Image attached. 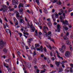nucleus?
I'll return each mask as SVG.
<instances>
[{
	"mask_svg": "<svg viewBox=\"0 0 73 73\" xmlns=\"http://www.w3.org/2000/svg\"><path fill=\"white\" fill-rule=\"evenodd\" d=\"M43 28L44 29H43V31L42 33L44 37H47L48 36H49V35H51V32L50 31H49L48 32V34L47 32H46V29H47V30H48V27H46L45 26H44Z\"/></svg>",
	"mask_w": 73,
	"mask_h": 73,
	"instance_id": "f257e3e1",
	"label": "nucleus"
},
{
	"mask_svg": "<svg viewBox=\"0 0 73 73\" xmlns=\"http://www.w3.org/2000/svg\"><path fill=\"white\" fill-rule=\"evenodd\" d=\"M4 42L3 40H1L0 42V49H1L4 47ZM5 46L6 45V44L4 43Z\"/></svg>",
	"mask_w": 73,
	"mask_h": 73,
	"instance_id": "f03ea898",
	"label": "nucleus"
},
{
	"mask_svg": "<svg viewBox=\"0 0 73 73\" xmlns=\"http://www.w3.org/2000/svg\"><path fill=\"white\" fill-rule=\"evenodd\" d=\"M65 55L67 57H70L71 56L70 53L69 51H66L65 52Z\"/></svg>",
	"mask_w": 73,
	"mask_h": 73,
	"instance_id": "7ed1b4c3",
	"label": "nucleus"
},
{
	"mask_svg": "<svg viewBox=\"0 0 73 73\" xmlns=\"http://www.w3.org/2000/svg\"><path fill=\"white\" fill-rule=\"evenodd\" d=\"M7 7L6 5H3L2 8L0 9V11H3V12H5V8H7Z\"/></svg>",
	"mask_w": 73,
	"mask_h": 73,
	"instance_id": "20e7f679",
	"label": "nucleus"
},
{
	"mask_svg": "<svg viewBox=\"0 0 73 73\" xmlns=\"http://www.w3.org/2000/svg\"><path fill=\"white\" fill-rule=\"evenodd\" d=\"M30 28H31V32H33L35 31V28L33 26V25H31L30 26Z\"/></svg>",
	"mask_w": 73,
	"mask_h": 73,
	"instance_id": "39448f33",
	"label": "nucleus"
},
{
	"mask_svg": "<svg viewBox=\"0 0 73 73\" xmlns=\"http://www.w3.org/2000/svg\"><path fill=\"white\" fill-rule=\"evenodd\" d=\"M60 28H61V27H60V25H58L57 26V30H55L56 32H60Z\"/></svg>",
	"mask_w": 73,
	"mask_h": 73,
	"instance_id": "423d86ee",
	"label": "nucleus"
},
{
	"mask_svg": "<svg viewBox=\"0 0 73 73\" xmlns=\"http://www.w3.org/2000/svg\"><path fill=\"white\" fill-rule=\"evenodd\" d=\"M20 13L18 12H17L16 15V17H20V18H23L21 16L19 15Z\"/></svg>",
	"mask_w": 73,
	"mask_h": 73,
	"instance_id": "0eeeda50",
	"label": "nucleus"
},
{
	"mask_svg": "<svg viewBox=\"0 0 73 73\" xmlns=\"http://www.w3.org/2000/svg\"><path fill=\"white\" fill-rule=\"evenodd\" d=\"M33 39L32 38H29L27 40V42H28L29 44H30L31 43V41H33Z\"/></svg>",
	"mask_w": 73,
	"mask_h": 73,
	"instance_id": "6e6552de",
	"label": "nucleus"
},
{
	"mask_svg": "<svg viewBox=\"0 0 73 73\" xmlns=\"http://www.w3.org/2000/svg\"><path fill=\"white\" fill-rule=\"evenodd\" d=\"M59 50L61 52H62V53H64L65 50H64V49H63L62 48H59Z\"/></svg>",
	"mask_w": 73,
	"mask_h": 73,
	"instance_id": "1a4fd4ad",
	"label": "nucleus"
},
{
	"mask_svg": "<svg viewBox=\"0 0 73 73\" xmlns=\"http://www.w3.org/2000/svg\"><path fill=\"white\" fill-rule=\"evenodd\" d=\"M19 12L20 14H23V9L21 8L19 10Z\"/></svg>",
	"mask_w": 73,
	"mask_h": 73,
	"instance_id": "9d476101",
	"label": "nucleus"
},
{
	"mask_svg": "<svg viewBox=\"0 0 73 73\" xmlns=\"http://www.w3.org/2000/svg\"><path fill=\"white\" fill-rule=\"evenodd\" d=\"M24 7V5H23V4H22L21 3H20L19 5L18 8H20V7Z\"/></svg>",
	"mask_w": 73,
	"mask_h": 73,
	"instance_id": "9b49d317",
	"label": "nucleus"
},
{
	"mask_svg": "<svg viewBox=\"0 0 73 73\" xmlns=\"http://www.w3.org/2000/svg\"><path fill=\"white\" fill-rule=\"evenodd\" d=\"M63 29H64L65 31H68V30L69 29L65 26H63Z\"/></svg>",
	"mask_w": 73,
	"mask_h": 73,
	"instance_id": "f8f14e48",
	"label": "nucleus"
},
{
	"mask_svg": "<svg viewBox=\"0 0 73 73\" xmlns=\"http://www.w3.org/2000/svg\"><path fill=\"white\" fill-rule=\"evenodd\" d=\"M63 24H66V25H68L69 23H68V22L66 20L64 22L63 21Z\"/></svg>",
	"mask_w": 73,
	"mask_h": 73,
	"instance_id": "ddd939ff",
	"label": "nucleus"
},
{
	"mask_svg": "<svg viewBox=\"0 0 73 73\" xmlns=\"http://www.w3.org/2000/svg\"><path fill=\"white\" fill-rule=\"evenodd\" d=\"M44 12L45 13H48V11H47V10L45 8V7H44L43 8Z\"/></svg>",
	"mask_w": 73,
	"mask_h": 73,
	"instance_id": "4468645a",
	"label": "nucleus"
},
{
	"mask_svg": "<svg viewBox=\"0 0 73 73\" xmlns=\"http://www.w3.org/2000/svg\"><path fill=\"white\" fill-rule=\"evenodd\" d=\"M61 48L63 49H64L65 50L66 49V46L65 45H63L61 47Z\"/></svg>",
	"mask_w": 73,
	"mask_h": 73,
	"instance_id": "2eb2a0df",
	"label": "nucleus"
},
{
	"mask_svg": "<svg viewBox=\"0 0 73 73\" xmlns=\"http://www.w3.org/2000/svg\"><path fill=\"white\" fill-rule=\"evenodd\" d=\"M12 2L13 5H15V4H16V1H15V0H13Z\"/></svg>",
	"mask_w": 73,
	"mask_h": 73,
	"instance_id": "dca6fc26",
	"label": "nucleus"
},
{
	"mask_svg": "<svg viewBox=\"0 0 73 73\" xmlns=\"http://www.w3.org/2000/svg\"><path fill=\"white\" fill-rule=\"evenodd\" d=\"M63 38L65 40H68V37L66 36V35H65L63 37Z\"/></svg>",
	"mask_w": 73,
	"mask_h": 73,
	"instance_id": "f3484780",
	"label": "nucleus"
},
{
	"mask_svg": "<svg viewBox=\"0 0 73 73\" xmlns=\"http://www.w3.org/2000/svg\"><path fill=\"white\" fill-rule=\"evenodd\" d=\"M33 61L34 63L36 64V63H37V59L36 58H34Z\"/></svg>",
	"mask_w": 73,
	"mask_h": 73,
	"instance_id": "a211bd4d",
	"label": "nucleus"
},
{
	"mask_svg": "<svg viewBox=\"0 0 73 73\" xmlns=\"http://www.w3.org/2000/svg\"><path fill=\"white\" fill-rule=\"evenodd\" d=\"M59 70L58 71V72H61L62 71H63V70L62 69V68L61 67L60 68H59Z\"/></svg>",
	"mask_w": 73,
	"mask_h": 73,
	"instance_id": "6ab92c4d",
	"label": "nucleus"
},
{
	"mask_svg": "<svg viewBox=\"0 0 73 73\" xmlns=\"http://www.w3.org/2000/svg\"><path fill=\"white\" fill-rule=\"evenodd\" d=\"M56 4L58 5H61V4H62V3L60 1H59L58 2H56Z\"/></svg>",
	"mask_w": 73,
	"mask_h": 73,
	"instance_id": "aec40b11",
	"label": "nucleus"
},
{
	"mask_svg": "<svg viewBox=\"0 0 73 73\" xmlns=\"http://www.w3.org/2000/svg\"><path fill=\"white\" fill-rule=\"evenodd\" d=\"M70 41H66V44L67 45H70Z\"/></svg>",
	"mask_w": 73,
	"mask_h": 73,
	"instance_id": "412c9836",
	"label": "nucleus"
},
{
	"mask_svg": "<svg viewBox=\"0 0 73 73\" xmlns=\"http://www.w3.org/2000/svg\"><path fill=\"white\" fill-rule=\"evenodd\" d=\"M55 64L57 66H59L60 65V63L57 61L55 62Z\"/></svg>",
	"mask_w": 73,
	"mask_h": 73,
	"instance_id": "4be33fe9",
	"label": "nucleus"
},
{
	"mask_svg": "<svg viewBox=\"0 0 73 73\" xmlns=\"http://www.w3.org/2000/svg\"><path fill=\"white\" fill-rule=\"evenodd\" d=\"M28 58L29 60H30L31 61H32V58L31 56H29Z\"/></svg>",
	"mask_w": 73,
	"mask_h": 73,
	"instance_id": "5701e85b",
	"label": "nucleus"
},
{
	"mask_svg": "<svg viewBox=\"0 0 73 73\" xmlns=\"http://www.w3.org/2000/svg\"><path fill=\"white\" fill-rule=\"evenodd\" d=\"M29 69H30V68L31 67V64L30 63H28L27 66Z\"/></svg>",
	"mask_w": 73,
	"mask_h": 73,
	"instance_id": "b1692460",
	"label": "nucleus"
},
{
	"mask_svg": "<svg viewBox=\"0 0 73 73\" xmlns=\"http://www.w3.org/2000/svg\"><path fill=\"white\" fill-rule=\"evenodd\" d=\"M3 25H4V27L5 29L6 28V27H9V26L8 25V24L7 23H6V25H5V24H3Z\"/></svg>",
	"mask_w": 73,
	"mask_h": 73,
	"instance_id": "393cba45",
	"label": "nucleus"
},
{
	"mask_svg": "<svg viewBox=\"0 0 73 73\" xmlns=\"http://www.w3.org/2000/svg\"><path fill=\"white\" fill-rule=\"evenodd\" d=\"M35 48H37V47H39L40 46V45H39V44H36L35 45Z\"/></svg>",
	"mask_w": 73,
	"mask_h": 73,
	"instance_id": "a878e982",
	"label": "nucleus"
},
{
	"mask_svg": "<svg viewBox=\"0 0 73 73\" xmlns=\"http://www.w3.org/2000/svg\"><path fill=\"white\" fill-rule=\"evenodd\" d=\"M6 31L7 33H9L11 31H10V30L9 29H6Z\"/></svg>",
	"mask_w": 73,
	"mask_h": 73,
	"instance_id": "bb28decb",
	"label": "nucleus"
},
{
	"mask_svg": "<svg viewBox=\"0 0 73 73\" xmlns=\"http://www.w3.org/2000/svg\"><path fill=\"white\" fill-rule=\"evenodd\" d=\"M57 56L59 58H60V59H62V60H63V58H62V57L60 56L59 55H57Z\"/></svg>",
	"mask_w": 73,
	"mask_h": 73,
	"instance_id": "cd10ccee",
	"label": "nucleus"
},
{
	"mask_svg": "<svg viewBox=\"0 0 73 73\" xmlns=\"http://www.w3.org/2000/svg\"><path fill=\"white\" fill-rule=\"evenodd\" d=\"M46 71V69H44V70H41L40 73H45Z\"/></svg>",
	"mask_w": 73,
	"mask_h": 73,
	"instance_id": "c85d7f7f",
	"label": "nucleus"
},
{
	"mask_svg": "<svg viewBox=\"0 0 73 73\" xmlns=\"http://www.w3.org/2000/svg\"><path fill=\"white\" fill-rule=\"evenodd\" d=\"M47 25H49V26L50 27H51V26H52V23L50 22H48Z\"/></svg>",
	"mask_w": 73,
	"mask_h": 73,
	"instance_id": "c756f323",
	"label": "nucleus"
},
{
	"mask_svg": "<svg viewBox=\"0 0 73 73\" xmlns=\"http://www.w3.org/2000/svg\"><path fill=\"white\" fill-rule=\"evenodd\" d=\"M70 72L71 73H72V72H73V68L72 67H70Z\"/></svg>",
	"mask_w": 73,
	"mask_h": 73,
	"instance_id": "7c9ffc66",
	"label": "nucleus"
},
{
	"mask_svg": "<svg viewBox=\"0 0 73 73\" xmlns=\"http://www.w3.org/2000/svg\"><path fill=\"white\" fill-rule=\"evenodd\" d=\"M36 1L38 5H39V4H40L39 0H36Z\"/></svg>",
	"mask_w": 73,
	"mask_h": 73,
	"instance_id": "2f4dec72",
	"label": "nucleus"
},
{
	"mask_svg": "<svg viewBox=\"0 0 73 73\" xmlns=\"http://www.w3.org/2000/svg\"><path fill=\"white\" fill-rule=\"evenodd\" d=\"M63 12H63V11H61V12L59 13H58V14L59 15H62V13H63Z\"/></svg>",
	"mask_w": 73,
	"mask_h": 73,
	"instance_id": "473e14b6",
	"label": "nucleus"
},
{
	"mask_svg": "<svg viewBox=\"0 0 73 73\" xmlns=\"http://www.w3.org/2000/svg\"><path fill=\"white\" fill-rule=\"evenodd\" d=\"M38 24L39 25H40L41 24V20H40V21H39L38 22Z\"/></svg>",
	"mask_w": 73,
	"mask_h": 73,
	"instance_id": "72a5a7b5",
	"label": "nucleus"
},
{
	"mask_svg": "<svg viewBox=\"0 0 73 73\" xmlns=\"http://www.w3.org/2000/svg\"><path fill=\"white\" fill-rule=\"evenodd\" d=\"M52 19H53V21H56V19H54V15H52Z\"/></svg>",
	"mask_w": 73,
	"mask_h": 73,
	"instance_id": "f704fd0d",
	"label": "nucleus"
},
{
	"mask_svg": "<svg viewBox=\"0 0 73 73\" xmlns=\"http://www.w3.org/2000/svg\"><path fill=\"white\" fill-rule=\"evenodd\" d=\"M35 35L36 36H37L38 35V33H37V30H36L35 31Z\"/></svg>",
	"mask_w": 73,
	"mask_h": 73,
	"instance_id": "c9c22d12",
	"label": "nucleus"
},
{
	"mask_svg": "<svg viewBox=\"0 0 73 73\" xmlns=\"http://www.w3.org/2000/svg\"><path fill=\"white\" fill-rule=\"evenodd\" d=\"M70 37L71 39H73V32L70 35Z\"/></svg>",
	"mask_w": 73,
	"mask_h": 73,
	"instance_id": "e433bc0d",
	"label": "nucleus"
},
{
	"mask_svg": "<svg viewBox=\"0 0 73 73\" xmlns=\"http://www.w3.org/2000/svg\"><path fill=\"white\" fill-rule=\"evenodd\" d=\"M24 35H29V34L27 32H25V31H24L23 32Z\"/></svg>",
	"mask_w": 73,
	"mask_h": 73,
	"instance_id": "4c0bfd02",
	"label": "nucleus"
},
{
	"mask_svg": "<svg viewBox=\"0 0 73 73\" xmlns=\"http://www.w3.org/2000/svg\"><path fill=\"white\" fill-rule=\"evenodd\" d=\"M20 21L21 23H24V21L23 19H20Z\"/></svg>",
	"mask_w": 73,
	"mask_h": 73,
	"instance_id": "58836bf2",
	"label": "nucleus"
},
{
	"mask_svg": "<svg viewBox=\"0 0 73 73\" xmlns=\"http://www.w3.org/2000/svg\"><path fill=\"white\" fill-rule=\"evenodd\" d=\"M25 45V44H24V43H21V45L22 46V47L23 48H24V47Z\"/></svg>",
	"mask_w": 73,
	"mask_h": 73,
	"instance_id": "ea45409f",
	"label": "nucleus"
},
{
	"mask_svg": "<svg viewBox=\"0 0 73 73\" xmlns=\"http://www.w3.org/2000/svg\"><path fill=\"white\" fill-rule=\"evenodd\" d=\"M13 20L14 21V22H16L17 21V19H16L15 17L13 18Z\"/></svg>",
	"mask_w": 73,
	"mask_h": 73,
	"instance_id": "a19ab883",
	"label": "nucleus"
},
{
	"mask_svg": "<svg viewBox=\"0 0 73 73\" xmlns=\"http://www.w3.org/2000/svg\"><path fill=\"white\" fill-rule=\"evenodd\" d=\"M48 47H49V49H50V50H52V47H51L50 45H49Z\"/></svg>",
	"mask_w": 73,
	"mask_h": 73,
	"instance_id": "79ce46f5",
	"label": "nucleus"
},
{
	"mask_svg": "<svg viewBox=\"0 0 73 73\" xmlns=\"http://www.w3.org/2000/svg\"><path fill=\"white\" fill-rule=\"evenodd\" d=\"M50 41H52V42H54V43H55V42H54V39H53V38L50 39Z\"/></svg>",
	"mask_w": 73,
	"mask_h": 73,
	"instance_id": "37998d69",
	"label": "nucleus"
},
{
	"mask_svg": "<svg viewBox=\"0 0 73 73\" xmlns=\"http://www.w3.org/2000/svg\"><path fill=\"white\" fill-rule=\"evenodd\" d=\"M47 62L48 64H50L51 62L50 61V60L48 59L47 60Z\"/></svg>",
	"mask_w": 73,
	"mask_h": 73,
	"instance_id": "c03bdc74",
	"label": "nucleus"
},
{
	"mask_svg": "<svg viewBox=\"0 0 73 73\" xmlns=\"http://www.w3.org/2000/svg\"><path fill=\"white\" fill-rule=\"evenodd\" d=\"M3 51L5 53H6V52H7V49H4L3 50Z\"/></svg>",
	"mask_w": 73,
	"mask_h": 73,
	"instance_id": "a18cd8bd",
	"label": "nucleus"
},
{
	"mask_svg": "<svg viewBox=\"0 0 73 73\" xmlns=\"http://www.w3.org/2000/svg\"><path fill=\"white\" fill-rule=\"evenodd\" d=\"M18 34H19L20 35V37H21L22 36H23V35L22 34V33H18Z\"/></svg>",
	"mask_w": 73,
	"mask_h": 73,
	"instance_id": "49530a36",
	"label": "nucleus"
},
{
	"mask_svg": "<svg viewBox=\"0 0 73 73\" xmlns=\"http://www.w3.org/2000/svg\"><path fill=\"white\" fill-rule=\"evenodd\" d=\"M23 70H24V73H27V71L25 69V68H23Z\"/></svg>",
	"mask_w": 73,
	"mask_h": 73,
	"instance_id": "de8ad7c7",
	"label": "nucleus"
},
{
	"mask_svg": "<svg viewBox=\"0 0 73 73\" xmlns=\"http://www.w3.org/2000/svg\"><path fill=\"white\" fill-rule=\"evenodd\" d=\"M9 21L11 24H12V25H13V23L11 21V20H9Z\"/></svg>",
	"mask_w": 73,
	"mask_h": 73,
	"instance_id": "09e8293b",
	"label": "nucleus"
},
{
	"mask_svg": "<svg viewBox=\"0 0 73 73\" xmlns=\"http://www.w3.org/2000/svg\"><path fill=\"white\" fill-rule=\"evenodd\" d=\"M31 48L32 49H34V50H36V48H35L34 47V46H32L31 47Z\"/></svg>",
	"mask_w": 73,
	"mask_h": 73,
	"instance_id": "8fccbe9b",
	"label": "nucleus"
},
{
	"mask_svg": "<svg viewBox=\"0 0 73 73\" xmlns=\"http://www.w3.org/2000/svg\"><path fill=\"white\" fill-rule=\"evenodd\" d=\"M16 23H15V25H17L18 24H19V23H18V21H17V22H15Z\"/></svg>",
	"mask_w": 73,
	"mask_h": 73,
	"instance_id": "3c124183",
	"label": "nucleus"
},
{
	"mask_svg": "<svg viewBox=\"0 0 73 73\" xmlns=\"http://www.w3.org/2000/svg\"><path fill=\"white\" fill-rule=\"evenodd\" d=\"M45 52H46V47H45L43 48Z\"/></svg>",
	"mask_w": 73,
	"mask_h": 73,
	"instance_id": "603ef678",
	"label": "nucleus"
},
{
	"mask_svg": "<svg viewBox=\"0 0 73 73\" xmlns=\"http://www.w3.org/2000/svg\"><path fill=\"white\" fill-rule=\"evenodd\" d=\"M17 53L18 54V55H19V56H20V54H21V53L20 52H19V51H18L17 52Z\"/></svg>",
	"mask_w": 73,
	"mask_h": 73,
	"instance_id": "864d4df0",
	"label": "nucleus"
},
{
	"mask_svg": "<svg viewBox=\"0 0 73 73\" xmlns=\"http://www.w3.org/2000/svg\"><path fill=\"white\" fill-rule=\"evenodd\" d=\"M69 11L70 12H71V11H73V9L72 8H71L69 9Z\"/></svg>",
	"mask_w": 73,
	"mask_h": 73,
	"instance_id": "5fc2aeb1",
	"label": "nucleus"
},
{
	"mask_svg": "<svg viewBox=\"0 0 73 73\" xmlns=\"http://www.w3.org/2000/svg\"><path fill=\"white\" fill-rule=\"evenodd\" d=\"M70 66H71V68H73V64L72 63L71 64H70Z\"/></svg>",
	"mask_w": 73,
	"mask_h": 73,
	"instance_id": "6e6d98bb",
	"label": "nucleus"
},
{
	"mask_svg": "<svg viewBox=\"0 0 73 73\" xmlns=\"http://www.w3.org/2000/svg\"><path fill=\"white\" fill-rule=\"evenodd\" d=\"M47 20L48 21L49 23L50 22V19H47Z\"/></svg>",
	"mask_w": 73,
	"mask_h": 73,
	"instance_id": "4d7b16f0",
	"label": "nucleus"
},
{
	"mask_svg": "<svg viewBox=\"0 0 73 73\" xmlns=\"http://www.w3.org/2000/svg\"><path fill=\"white\" fill-rule=\"evenodd\" d=\"M27 12H28V13H31L30 12V11L28 9L27 10Z\"/></svg>",
	"mask_w": 73,
	"mask_h": 73,
	"instance_id": "13d9d810",
	"label": "nucleus"
},
{
	"mask_svg": "<svg viewBox=\"0 0 73 73\" xmlns=\"http://www.w3.org/2000/svg\"><path fill=\"white\" fill-rule=\"evenodd\" d=\"M4 19H5V21H7V22H8V20H7V18H6V17H4Z\"/></svg>",
	"mask_w": 73,
	"mask_h": 73,
	"instance_id": "bf43d9fd",
	"label": "nucleus"
},
{
	"mask_svg": "<svg viewBox=\"0 0 73 73\" xmlns=\"http://www.w3.org/2000/svg\"><path fill=\"white\" fill-rule=\"evenodd\" d=\"M42 68H45V65H42Z\"/></svg>",
	"mask_w": 73,
	"mask_h": 73,
	"instance_id": "052dcab7",
	"label": "nucleus"
},
{
	"mask_svg": "<svg viewBox=\"0 0 73 73\" xmlns=\"http://www.w3.org/2000/svg\"><path fill=\"white\" fill-rule=\"evenodd\" d=\"M5 61L7 62H9V59H7L5 60Z\"/></svg>",
	"mask_w": 73,
	"mask_h": 73,
	"instance_id": "680f3d73",
	"label": "nucleus"
},
{
	"mask_svg": "<svg viewBox=\"0 0 73 73\" xmlns=\"http://www.w3.org/2000/svg\"><path fill=\"white\" fill-rule=\"evenodd\" d=\"M50 54L51 56H53V54L52 52H50Z\"/></svg>",
	"mask_w": 73,
	"mask_h": 73,
	"instance_id": "e2e57ef3",
	"label": "nucleus"
},
{
	"mask_svg": "<svg viewBox=\"0 0 73 73\" xmlns=\"http://www.w3.org/2000/svg\"><path fill=\"white\" fill-rule=\"evenodd\" d=\"M57 1V0H54L53 2V3H55Z\"/></svg>",
	"mask_w": 73,
	"mask_h": 73,
	"instance_id": "0e129e2a",
	"label": "nucleus"
},
{
	"mask_svg": "<svg viewBox=\"0 0 73 73\" xmlns=\"http://www.w3.org/2000/svg\"><path fill=\"white\" fill-rule=\"evenodd\" d=\"M50 66L51 68H53V65L51 64H50Z\"/></svg>",
	"mask_w": 73,
	"mask_h": 73,
	"instance_id": "69168bd1",
	"label": "nucleus"
},
{
	"mask_svg": "<svg viewBox=\"0 0 73 73\" xmlns=\"http://www.w3.org/2000/svg\"><path fill=\"white\" fill-rule=\"evenodd\" d=\"M44 60H46L47 58H46V57L45 56H44Z\"/></svg>",
	"mask_w": 73,
	"mask_h": 73,
	"instance_id": "338daca9",
	"label": "nucleus"
},
{
	"mask_svg": "<svg viewBox=\"0 0 73 73\" xmlns=\"http://www.w3.org/2000/svg\"><path fill=\"white\" fill-rule=\"evenodd\" d=\"M33 54L34 55H36V51H34Z\"/></svg>",
	"mask_w": 73,
	"mask_h": 73,
	"instance_id": "774afa93",
	"label": "nucleus"
}]
</instances>
